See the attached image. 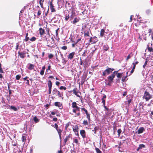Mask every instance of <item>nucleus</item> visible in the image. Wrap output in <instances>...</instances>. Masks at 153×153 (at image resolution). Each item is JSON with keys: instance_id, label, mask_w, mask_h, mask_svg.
Instances as JSON below:
<instances>
[{"instance_id": "f257e3e1", "label": "nucleus", "mask_w": 153, "mask_h": 153, "mask_svg": "<svg viewBox=\"0 0 153 153\" xmlns=\"http://www.w3.org/2000/svg\"><path fill=\"white\" fill-rule=\"evenodd\" d=\"M113 70H114V69L113 68H108L107 69L103 72L102 75L106 76V75H108L111 73Z\"/></svg>"}, {"instance_id": "f03ea898", "label": "nucleus", "mask_w": 153, "mask_h": 153, "mask_svg": "<svg viewBox=\"0 0 153 153\" xmlns=\"http://www.w3.org/2000/svg\"><path fill=\"white\" fill-rule=\"evenodd\" d=\"M127 100L124 102L125 103L123 104L122 106L123 108H124L125 107L127 109L128 107L129 104L131 102L132 99L131 98L127 99Z\"/></svg>"}, {"instance_id": "7ed1b4c3", "label": "nucleus", "mask_w": 153, "mask_h": 153, "mask_svg": "<svg viewBox=\"0 0 153 153\" xmlns=\"http://www.w3.org/2000/svg\"><path fill=\"white\" fill-rule=\"evenodd\" d=\"M143 97L146 100V101H148L151 98L152 95L149 92L145 91Z\"/></svg>"}, {"instance_id": "20e7f679", "label": "nucleus", "mask_w": 153, "mask_h": 153, "mask_svg": "<svg viewBox=\"0 0 153 153\" xmlns=\"http://www.w3.org/2000/svg\"><path fill=\"white\" fill-rule=\"evenodd\" d=\"M115 73H117V71H114L111 75L108 77V79L109 83H111L113 82L114 78L115 76Z\"/></svg>"}, {"instance_id": "39448f33", "label": "nucleus", "mask_w": 153, "mask_h": 153, "mask_svg": "<svg viewBox=\"0 0 153 153\" xmlns=\"http://www.w3.org/2000/svg\"><path fill=\"white\" fill-rule=\"evenodd\" d=\"M53 94L56 95L57 96H58L59 97H62V99L63 98L62 97V95L61 94L60 92L57 90L56 88H54L52 91Z\"/></svg>"}, {"instance_id": "423d86ee", "label": "nucleus", "mask_w": 153, "mask_h": 153, "mask_svg": "<svg viewBox=\"0 0 153 153\" xmlns=\"http://www.w3.org/2000/svg\"><path fill=\"white\" fill-rule=\"evenodd\" d=\"M54 105L58 107L60 109H62L63 108L62 104L60 102H56L54 103Z\"/></svg>"}, {"instance_id": "0eeeda50", "label": "nucleus", "mask_w": 153, "mask_h": 153, "mask_svg": "<svg viewBox=\"0 0 153 153\" xmlns=\"http://www.w3.org/2000/svg\"><path fill=\"white\" fill-rule=\"evenodd\" d=\"M54 7L53 6L52 2L50 1V7L52 12H55L56 11Z\"/></svg>"}, {"instance_id": "6e6552de", "label": "nucleus", "mask_w": 153, "mask_h": 153, "mask_svg": "<svg viewBox=\"0 0 153 153\" xmlns=\"http://www.w3.org/2000/svg\"><path fill=\"white\" fill-rule=\"evenodd\" d=\"M80 134L83 138H85L86 137L85 131V130H81L80 131Z\"/></svg>"}, {"instance_id": "1a4fd4ad", "label": "nucleus", "mask_w": 153, "mask_h": 153, "mask_svg": "<svg viewBox=\"0 0 153 153\" xmlns=\"http://www.w3.org/2000/svg\"><path fill=\"white\" fill-rule=\"evenodd\" d=\"M73 94H75V95H76L77 97H80V96L78 94L79 93L80 94L81 93H80V92H79L78 91H76V89H73Z\"/></svg>"}, {"instance_id": "9d476101", "label": "nucleus", "mask_w": 153, "mask_h": 153, "mask_svg": "<svg viewBox=\"0 0 153 153\" xmlns=\"http://www.w3.org/2000/svg\"><path fill=\"white\" fill-rule=\"evenodd\" d=\"M75 52H74L70 53L68 56V58L70 59H72L73 58V56Z\"/></svg>"}, {"instance_id": "9b49d317", "label": "nucleus", "mask_w": 153, "mask_h": 153, "mask_svg": "<svg viewBox=\"0 0 153 153\" xmlns=\"http://www.w3.org/2000/svg\"><path fill=\"white\" fill-rule=\"evenodd\" d=\"M9 107H10V109H12L14 111H18L19 108V107H16L13 106H10L9 105Z\"/></svg>"}, {"instance_id": "f8f14e48", "label": "nucleus", "mask_w": 153, "mask_h": 153, "mask_svg": "<svg viewBox=\"0 0 153 153\" xmlns=\"http://www.w3.org/2000/svg\"><path fill=\"white\" fill-rule=\"evenodd\" d=\"M26 135L25 134H24L22 135V140L23 142L25 143L26 139Z\"/></svg>"}, {"instance_id": "ddd939ff", "label": "nucleus", "mask_w": 153, "mask_h": 153, "mask_svg": "<svg viewBox=\"0 0 153 153\" xmlns=\"http://www.w3.org/2000/svg\"><path fill=\"white\" fill-rule=\"evenodd\" d=\"M80 108L79 107L77 108H73V112L74 113H76L77 111H80Z\"/></svg>"}, {"instance_id": "4468645a", "label": "nucleus", "mask_w": 153, "mask_h": 153, "mask_svg": "<svg viewBox=\"0 0 153 153\" xmlns=\"http://www.w3.org/2000/svg\"><path fill=\"white\" fill-rule=\"evenodd\" d=\"M79 19L77 18H75L74 19V20L71 22L73 24H75L76 23L79 22Z\"/></svg>"}, {"instance_id": "2eb2a0df", "label": "nucleus", "mask_w": 153, "mask_h": 153, "mask_svg": "<svg viewBox=\"0 0 153 153\" xmlns=\"http://www.w3.org/2000/svg\"><path fill=\"white\" fill-rule=\"evenodd\" d=\"M73 130L74 132H78V131L79 128L78 126H75L73 128Z\"/></svg>"}, {"instance_id": "dca6fc26", "label": "nucleus", "mask_w": 153, "mask_h": 153, "mask_svg": "<svg viewBox=\"0 0 153 153\" xmlns=\"http://www.w3.org/2000/svg\"><path fill=\"white\" fill-rule=\"evenodd\" d=\"M144 130V128L143 127L140 128L138 130V134H140L142 133Z\"/></svg>"}, {"instance_id": "f3484780", "label": "nucleus", "mask_w": 153, "mask_h": 153, "mask_svg": "<svg viewBox=\"0 0 153 153\" xmlns=\"http://www.w3.org/2000/svg\"><path fill=\"white\" fill-rule=\"evenodd\" d=\"M72 107L73 108H77L78 107L77 105V103L76 102H73L72 103Z\"/></svg>"}, {"instance_id": "a211bd4d", "label": "nucleus", "mask_w": 153, "mask_h": 153, "mask_svg": "<svg viewBox=\"0 0 153 153\" xmlns=\"http://www.w3.org/2000/svg\"><path fill=\"white\" fill-rule=\"evenodd\" d=\"M39 30L40 34L41 36L45 32L44 30L42 28H39Z\"/></svg>"}, {"instance_id": "6ab92c4d", "label": "nucleus", "mask_w": 153, "mask_h": 153, "mask_svg": "<svg viewBox=\"0 0 153 153\" xmlns=\"http://www.w3.org/2000/svg\"><path fill=\"white\" fill-rule=\"evenodd\" d=\"M145 147V146L143 144H140L137 149V150L138 151L140 149H141L142 148H144Z\"/></svg>"}, {"instance_id": "aec40b11", "label": "nucleus", "mask_w": 153, "mask_h": 153, "mask_svg": "<svg viewBox=\"0 0 153 153\" xmlns=\"http://www.w3.org/2000/svg\"><path fill=\"white\" fill-rule=\"evenodd\" d=\"M48 85L49 88H52V83L50 80L48 81Z\"/></svg>"}, {"instance_id": "412c9836", "label": "nucleus", "mask_w": 153, "mask_h": 153, "mask_svg": "<svg viewBox=\"0 0 153 153\" xmlns=\"http://www.w3.org/2000/svg\"><path fill=\"white\" fill-rule=\"evenodd\" d=\"M56 129L58 131V132L59 135V137L61 138V135L62 131L59 128H58Z\"/></svg>"}, {"instance_id": "4be33fe9", "label": "nucleus", "mask_w": 153, "mask_h": 153, "mask_svg": "<svg viewBox=\"0 0 153 153\" xmlns=\"http://www.w3.org/2000/svg\"><path fill=\"white\" fill-rule=\"evenodd\" d=\"M70 137V135H69L68 136H66V137L64 139V142L65 143H66L67 142V141L69 139Z\"/></svg>"}, {"instance_id": "5701e85b", "label": "nucleus", "mask_w": 153, "mask_h": 153, "mask_svg": "<svg viewBox=\"0 0 153 153\" xmlns=\"http://www.w3.org/2000/svg\"><path fill=\"white\" fill-rule=\"evenodd\" d=\"M34 68V65L31 64H30L29 67L28 68L30 70H32Z\"/></svg>"}, {"instance_id": "b1692460", "label": "nucleus", "mask_w": 153, "mask_h": 153, "mask_svg": "<svg viewBox=\"0 0 153 153\" xmlns=\"http://www.w3.org/2000/svg\"><path fill=\"white\" fill-rule=\"evenodd\" d=\"M33 120L35 123H37L39 121V120L36 116L33 117Z\"/></svg>"}, {"instance_id": "393cba45", "label": "nucleus", "mask_w": 153, "mask_h": 153, "mask_svg": "<svg viewBox=\"0 0 153 153\" xmlns=\"http://www.w3.org/2000/svg\"><path fill=\"white\" fill-rule=\"evenodd\" d=\"M123 73H118V71H117V73H115V74H117V77L118 78H119L121 77V75Z\"/></svg>"}, {"instance_id": "a878e982", "label": "nucleus", "mask_w": 153, "mask_h": 153, "mask_svg": "<svg viewBox=\"0 0 153 153\" xmlns=\"http://www.w3.org/2000/svg\"><path fill=\"white\" fill-rule=\"evenodd\" d=\"M104 32L105 31L104 30H103V29H102L101 30L100 33V36H102L104 34Z\"/></svg>"}, {"instance_id": "bb28decb", "label": "nucleus", "mask_w": 153, "mask_h": 153, "mask_svg": "<svg viewBox=\"0 0 153 153\" xmlns=\"http://www.w3.org/2000/svg\"><path fill=\"white\" fill-rule=\"evenodd\" d=\"M71 124V123H68L66 124L65 126V128L66 130H67L68 128Z\"/></svg>"}, {"instance_id": "cd10ccee", "label": "nucleus", "mask_w": 153, "mask_h": 153, "mask_svg": "<svg viewBox=\"0 0 153 153\" xmlns=\"http://www.w3.org/2000/svg\"><path fill=\"white\" fill-rule=\"evenodd\" d=\"M86 114L87 116V118L88 119V121H90V114L88 113V112L87 113H86Z\"/></svg>"}, {"instance_id": "c85d7f7f", "label": "nucleus", "mask_w": 153, "mask_h": 153, "mask_svg": "<svg viewBox=\"0 0 153 153\" xmlns=\"http://www.w3.org/2000/svg\"><path fill=\"white\" fill-rule=\"evenodd\" d=\"M21 77V76L20 75H17L16 76V80H19Z\"/></svg>"}, {"instance_id": "c756f323", "label": "nucleus", "mask_w": 153, "mask_h": 153, "mask_svg": "<svg viewBox=\"0 0 153 153\" xmlns=\"http://www.w3.org/2000/svg\"><path fill=\"white\" fill-rule=\"evenodd\" d=\"M95 150L97 153H101V152L99 148H95Z\"/></svg>"}, {"instance_id": "7c9ffc66", "label": "nucleus", "mask_w": 153, "mask_h": 153, "mask_svg": "<svg viewBox=\"0 0 153 153\" xmlns=\"http://www.w3.org/2000/svg\"><path fill=\"white\" fill-rule=\"evenodd\" d=\"M83 124L85 126L87 125H88V122L87 120H84L83 121Z\"/></svg>"}, {"instance_id": "2f4dec72", "label": "nucleus", "mask_w": 153, "mask_h": 153, "mask_svg": "<svg viewBox=\"0 0 153 153\" xmlns=\"http://www.w3.org/2000/svg\"><path fill=\"white\" fill-rule=\"evenodd\" d=\"M122 132L121 130L120 129H119L118 130H117V133H118V136H120V134Z\"/></svg>"}, {"instance_id": "473e14b6", "label": "nucleus", "mask_w": 153, "mask_h": 153, "mask_svg": "<svg viewBox=\"0 0 153 153\" xmlns=\"http://www.w3.org/2000/svg\"><path fill=\"white\" fill-rule=\"evenodd\" d=\"M19 54L21 57L22 58H24V57L25 55L23 53H19Z\"/></svg>"}, {"instance_id": "72a5a7b5", "label": "nucleus", "mask_w": 153, "mask_h": 153, "mask_svg": "<svg viewBox=\"0 0 153 153\" xmlns=\"http://www.w3.org/2000/svg\"><path fill=\"white\" fill-rule=\"evenodd\" d=\"M82 111H84L85 113V114L87 113L88 112L87 111L85 108H80Z\"/></svg>"}, {"instance_id": "f704fd0d", "label": "nucleus", "mask_w": 153, "mask_h": 153, "mask_svg": "<svg viewBox=\"0 0 153 153\" xmlns=\"http://www.w3.org/2000/svg\"><path fill=\"white\" fill-rule=\"evenodd\" d=\"M127 77V76H123L122 78V80L123 82H124L126 80V79Z\"/></svg>"}, {"instance_id": "c9c22d12", "label": "nucleus", "mask_w": 153, "mask_h": 153, "mask_svg": "<svg viewBox=\"0 0 153 153\" xmlns=\"http://www.w3.org/2000/svg\"><path fill=\"white\" fill-rule=\"evenodd\" d=\"M36 39V38L35 37H33L31 38L30 39V40L31 41H35Z\"/></svg>"}, {"instance_id": "e433bc0d", "label": "nucleus", "mask_w": 153, "mask_h": 153, "mask_svg": "<svg viewBox=\"0 0 153 153\" xmlns=\"http://www.w3.org/2000/svg\"><path fill=\"white\" fill-rule=\"evenodd\" d=\"M73 140V142L77 144H78V141L77 139H74Z\"/></svg>"}, {"instance_id": "4c0bfd02", "label": "nucleus", "mask_w": 153, "mask_h": 153, "mask_svg": "<svg viewBox=\"0 0 153 153\" xmlns=\"http://www.w3.org/2000/svg\"><path fill=\"white\" fill-rule=\"evenodd\" d=\"M89 32L87 31L86 33H84V36H89Z\"/></svg>"}, {"instance_id": "58836bf2", "label": "nucleus", "mask_w": 153, "mask_h": 153, "mask_svg": "<svg viewBox=\"0 0 153 153\" xmlns=\"http://www.w3.org/2000/svg\"><path fill=\"white\" fill-rule=\"evenodd\" d=\"M59 89L61 90L64 89V90H65L66 89V88L65 87L63 86H61L60 87Z\"/></svg>"}, {"instance_id": "ea45409f", "label": "nucleus", "mask_w": 153, "mask_h": 153, "mask_svg": "<svg viewBox=\"0 0 153 153\" xmlns=\"http://www.w3.org/2000/svg\"><path fill=\"white\" fill-rule=\"evenodd\" d=\"M108 46H104V50H105V51H107L108 49Z\"/></svg>"}, {"instance_id": "a19ab883", "label": "nucleus", "mask_w": 153, "mask_h": 153, "mask_svg": "<svg viewBox=\"0 0 153 153\" xmlns=\"http://www.w3.org/2000/svg\"><path fill=\"white\" fill-rule=\"evenodd\" d=\"M0 72L1 73H3V71L1 67V63H0Z\"/></svg>"}, {"instance_id": "79ce46f5", "label": "nucleus", "mask_w": 153, "mask_h": 153, "mask_svg": "<svg viewBox=\"0 0 153 153\" xmlns=\"http://www.w3.org/2000/svg\"><path fill=\"white\" fill-rule=\"evenodd\" d=\"M61 48L63 50H66L67 49V46H62V47Z\"/></svg>"}, {"instance_id": "37998d69", "label": "nucleus", "mask_w": 153, "mask_h": 153, "mask_svg": "<svg viewBox=\"0 0 153 153\" xmlns=\"http://www.w3.org/2000/svg\"><path fill=\"white\" fill-rule=\"evenodd\" d=\"M39 4H40V5L41 7L42 8H43V3H42V0H40V1H39Z\"/></svg>"}, {"instance_id": "c03bdc74", "label": "nucleus", "mask_w": 153, "mask_h": 153, "mask_svg": "<svg viewBox=\"0 0 153 153\" xmlns=\"http://www.w3.org/2000/svg\"><path fill=\"white\" fill-rule=\"evenodd\" d=\"M102 102L103 105H105V100L104 99H102Z\"/></svg>"}, {"instance_id": "a18cd8bd", "label": "nucleus", "mask_w": 153, "mask_h": 153, "mask_svg": "<svg viewBox=\"0 0 153 153\" xmlns=\"http://www.w3.org/2000/svg\"><path fill=\"white\" fill-rule=\"evenodd\" d=\"M53 57V55L52 54H50L48 56V57L49 59H51Z\"/></svg>"}, {"instance_id": "49530a36", "label": "nucleus", "mask_w": 153, "mask_h": 153, "mask_svg": "<svg viewBox=\"0 0 153 153\" xmlns=\"http://www.w3.org/2000/svg\"><path fill=\"white\" fill-rule=\"evenodd\" d=\"M44 73V71L43 70H41L40 72V74L41 75H43Z\"/></svg>"}, {"instance_id": "de8ad7c7", "label": "nucleus", "mask_w": 153, "mask_h": 153, "mask_svg": "<svg viewBox=\"0 0 153 153\" xmlns=\"http://www.w3.org/2000/svg\"><path fill=\"white\" fill-rule=\"evenodd\" d=\"M80 115V113L79 112L78 113L75 114V117H78V116H79Z\"/></svg>"}, {"instance_id": "09e8293b", "label": "nucleus", "mask_w": 153, "mask_h": 153, "mask_svg": "<svg viewBox=\"0 0 153 153\" xmlns=\"http://www.w3.org/2000/svg\"><path fill=\"white\" fill-rule=\"evenodd\" d=\"M69 19V16H66L65 18V21H67Z\"/></svg>"}, {"instance_id": "8fccbe9b", "label": "nucleus", "mask_w": 153, "mask_h": 153, "mask_svg": "<svg viewBox=\"0 0 153 153\" xmlns=\"http://www.w3.org/2000/svg\"><path fill=\"white\" fill-rule=\"evenodd\" d=\"M41 13V11L40 10H39L37 13V15L38 16H40Z\"/></svg>"}, {"instance_id": "3c124183", "label": "nucleus", "mask_w": 153, "mask_h": 153, "mask_svg": "<svg viewBox=\"0 0 153 153\" xmlns=\"http://www.w3.org/2000/svg\"><path fill=\"white\" fill-rule=\"evenodd\" d=\"M147 61H146L144 63V64L143 66V68H145L146 66V65L147 64Z\"/></svg>"}, {"instance_id": "603ef678", "label": "nucleus", "mask_w": 153, "mask_h": 153, "mask_svg": "<svg viewBox=\"0 0 153 153\" xmlns=\"http://www.w3.org/2000/svg\"><path fill=\"white\" fill-rule=\"evenodd\" d=\"M81 40V39H77L76 41L75 42V44H76L78 42L80 41Z\"/></svg>"}, {"instance_id": "864d4df0", "label": "nucleus", "mask_w": 153, "mask_h": 153, "mask_svg": "<svg viewBox=\"0 0 153 153\" xmlns=\"http://www.w3.org/2000/svg\"><path fill=\"white\" fill-rule=\"evenodd\" d=\"M51 92V88H49L48 90V93L49 94H50Z\"/></svg>"}, {"instance_id": "5fc2aeb1", "label": "nucleus", "mask_w": 153, "mask_h": 153, "mask_svg": "<svg viewBox=\"0 0 153 153\" xmlns=\"http://www.w3.org/2000/svg\"><path fill=\"white\" fill-rule=\"evenodd\" d=\"M29 39V37H26L25 39L24 40L26 42H27Z\"/></svg>"}, {"instance_id": "6e6d98bb", "label": "nucleus", "mask_w": 153, "mask_h": 153, "mask_svg": "<svg viewBox=\"0 0 153 153\" xmlns=\"http://www.w3.org/2000/svg\"><path fill=\"white\" fill-rule=\"evenodd\" d=\"M57 120V119L56 117H54L53 119V121L55 122Z\"/></svg>"}, {"instance_id": "4d7b16f0", "label": "nucleus", "mask_w": 153, "mask_h": 153, "mask_svg": "<svg viewBox=\"0 0 153 153\" xmlns=\"http://www.w3.org/2000/svg\"><path fill=\"white\" fill-rule=\"evenodd\" d=\"M60 84V82H59L57 81L56 83V84L57 86H59Z\"/></svg>"}, {"instance_id": "13d9d810", "label": "nucleus", "mask_w": 153, "mask_h": 153, "mask_svg": "<svg viewBox=\"0 0 153 153\" xmlns=\"http://www.w3.org/2000/svg\"><path fill=\"white\" fill-rule=\"evenodd\" d=\"M26 84H27L28 85H29V80H26Z\"/></svg>"}, {"instance_id": "bf43d9fd", "label": "nucleus", "mask_w": 153, "mask_h": 153, "mask_svg": "<svg viewBox=\"0 0 153 153\" xmlns=\"http://www.w3.org/2000/svg\"><path fill=\"white\" fill-rule=\"evenodd\" d=\"M133 16V15H131L130 16V20L129 21V22H131L132 21V17Z\"/></svg>"}, {"instance_id": "052dcab7", "label": "nucleus", "mask_w": 153, "mask_h": 153, "mask_svg": "<svg viewBox=\"0 0 153 153\" xmlns=\"http://www.w3.org/2000/svg\"><path fill=\"white\" fill-rule=\"evenodd\" d=\"M55 126L56 129H57V128H58V126L56 123H55Z\"/></svg>"}, {"instance_id": "680f3d73", "label": "nucleus", "mask_w": 153, "mask_h": 153, "mask_svg": "<svg viewBox=\"0 0 153 153\" xmlns=\"http://www.w3.org/2000/svg\"><path fill=\"white\" fill-rule=\"evenodd\" d=\"M56 114V113L55 112L52 111L51 112V114L52 115H54Z\"/></svg>"}, {"instance_id": "e2e57ef3", "label": "nucleus", "mask_w": 153, "mask_h": 153, "mask_svg": "<svg viewBox=\"0 0 153 153\" xmlns=\"http://www.w3.org/2000/svg\"><path fill=\"white\" fill-rule=\"evenodd\" d=\"M131 57V56H130V55H129L126 58V60H128V59H129V58H130Z\"/></svg>"}, {"instance_id": "0e129e2a", "label": "nucleus", "mask_w": 153, "mask_h": 153, "mask_svg": "<svg viewBox=\"0 0 153 153\" xmlns=\"http://www.w3.org/2000/svg\"><path fill=\"white\" fill-rule=\"evenodd\" d=\"M148 31H149V32L150 34L152 32V30L151 29H149V30H148Z\"/></svg>"}, {"instance_id": "69168bd1", "label": "nucleus", "mask_w": 153, "mask_h": 153, "mask_svg": "<svg viewBox=\"0 0 153 153\" xmlns=\"http://www.w3.org/2000/svg\"><path fill=\"white\" fill-rule=\"evenodd\" d=\"M104 105V108H105V109H106V110H107L108 111V108H107L106 107V106H105V105Z\"/></svg>"}, {"instance_id": "338daca9", "label": "nucleus", "mask_w": 153, "mask_h": 153, "mask_svg": "<svg viewBox=\"0 0 153 153\" xmlns=\"http://www.w3.org/2000/svg\"><path fill=\"white\" fill-rule=\"evenodd\" d=\"M138 63V62L137 61L134 63H133L132 64V65L135 64V65H137V64Z\"/></svg>"}, {"instance_id": "774afa93", "label": "nucleus", "mask_w": 153, "mask_h": 153, "mask_svg": "<svg viewBox=\"0 0 153 153\" xmlns=\"http://www.w3.org/2000/svg\"><path fill=\"white\" fill-rule=\"evenodd\" d=\"M127 94V92L125 91L124 92L123 94V96H125Z\"/></svg>"}]
</instances>
